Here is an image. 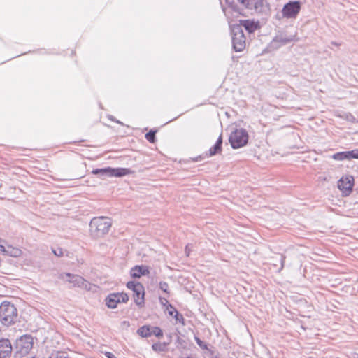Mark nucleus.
Wrapping results in <instances>:
<instances>
[{
	"label": "nucleus",
	"mask_w": 358,
	"mask_h": 358,
	"mask_svg": "<svg viewBox=\"0 0 358 358\" xmlns=\"http://www.w3.org/2000/svg\"><path fill=\"white\" fill-rule=\"evenodd\" d=\"M111 225V220L108 217H94L90 223V234L95 238L101 237L108 233Z\"/></svg>",
	"instance_id": "nucleus-1"
},
{
	"label": "nucleus",
	"mask_w": 358,
	"mask_h": 358,
	"mask_svg": "<svg viewBox=\"0 0 358 358\" xmlns=\"http://www.w3.org/2000/svg\"><path fill=\"white\" fill-rule=\"evenodd\" d=\"M245 9L264 16L269 15L271 6L267 0H238Z\"/></svg>",
	"instance_id": "nucleus-2"
},
{
	"label": "nucleus",
	"mask_w": 358,
	"mask_h": 358,
	"mask_svg": "<svg viewBox=\"0 0 358 358\" xmlns=\"http://www.w3.org/2000/svg\"><path fill=\"white\" fill-rule=\"evenodd\" d=\"M17 317V310L15 306L8 301H3L0 305V321L5 326L15 323Z\"/></svg>",
	"instance_id": "nucleus-3"
},
{
	"label": "nucleus",
	"mask_w": 358,
	"mask_h": 358,
	"mask_svg": "<svg viewBox=\"0 0 358 358\" xmlns=\"http://www.w3.org/2000/svg\"><path fill=\"white\" fill-rule=\"evenodd\" d=\"M232 47L234 51L241 52L245 48V37L241 26L234 25L231 27Z\"/></svg>",
	"instance_id": "nucleus-4"
},
{
	"label": "nucleus",
	"mask_w": 358,
	"mask_h": 358,
	"mask_svg": "<svg viewBox=\"0 0 358 358\" xmlns=\"http://www.w3.org/2000/svg\"><path fill=\"white\" fill-rule=\"evenodd\" d=\"M229 141L234 149L243 147L248 141V132L244 129H236L230 134Z\"/></svg>",
	"instance_id": "nucleus-5"
},
{
	"label": "nucleus",
	"mask_w": 358,
	"mask_h": 358,
	"mask_svg": "<svg viewBox=\"0 0 358 358\" xmlns=\"http://www.w3.org/2000/svg\"><path fill=\"white\" fill-rule=\"evenodd\" d=\"M129 300V296L126 293H112L106 298V305L108 308H115L118 303H126Z\"/></svg>",
	"instance_id": "nucleus-6"
},
{
	"label": "nucleus",
	"mask_w": 358,
	"mask_h": 358,
	"mask_svg": "<svg viewBox=\"0 0 358 358\" xmlns=\"http://www.w3.org/2000/svg\"><path fill=\"white\" fill-rule=\"evenodd\" d=\"M301 10V3L298 1H289L284 5L282 10L283 17L295 18Z\"/></svg>",
	"instance_id": "nucleus-7"
},
{
	"label": "nucleus",
	"mask_w": 358,
	"mask_h": 358,
	"mask_svg": "<svg viewBox=\"0 0 358 358\" xmlns=\"http://www.w3.org/2000/svg\"><path fill=\"white\" fill-rule=\"evenodd\" d=\"M354 186V178L352 176H346L340 178L338 181V188L345 196L349 195Z\"/></svg>",
	"instance_id": "nucleus-8"
},
{
	"label": "nucleus",
	"mask_w": 358,
	"mask_h": 358,
	"mask_svg": "<svg viewBox=\"0 0 358 358\" xmlns=\"http://www.w3.org/2000/svg\"><path fill=\"white\" fill-rule=\"evenodd\" d=\"M67 282L72 284L73 287H80L88 291L91 289V284L78 275L71 273V278L67 279Z\"/></svg>",
	"instance_id": "nucleus-9"
},
{
	"label": "nucleus",
	"mask_w": 358,
	"mask_h": 358,
	"mask_svg": "<svg viewBox=\"0 0 358 358\" xmlns=\"http://www.w3.org/2000/svg\"><path fill=\"white\" fill-rule=\"evenodd\" d=\"M33 337L30 335H24L17 342V346L21 353H28L33 348Z\"/></svg>",
	"instance_id": "nucleus-10"
},
{
	"label": "nucleus",
	"mask_w": 358,
	"mask_h": 358,
	"mask_svg": "<svg viewBox=\"0 0 358 358\" xmlns=\"http://www.w3.org/2000/svg\"><path fill=\"white\" fill-rule=\"evenodd\" d=\"M294 35L287 36L282 34L277 35L271 41V45L275 48H278L282 45H287L294 41Z\"/></svg>",
	"instance_id": "nucleus-11"
},
{
	"label": "nucleus",
	"mask_w": 358,
	"mask_h": 358,
	"mask_svg": "<svg viewBox=\"0 0 358 358\" xmlns=\"http://www.w3.org/2000/svg\"><path fill=\"white\" fill-rule=\"evenodd\" d=\"M12 353V345L8 339L0 340V358H10Z\"/></svg>",
	"instance_id": "nucleus-12"
},
{
	"label": "nucleus",
	"mask_w": 358,
	"mask_h": 358,
	"mask_svg": "<svg viewBox=\"0 0 358 358\" xmlns=\"http://www.w3.org/2000/svg\"><path fill=\"white\" fill-rule=\"evenodd\" d=\"M145 289L143 285H137V289L133 292V298L135 303L143 307L145 303Z\"/></svg>",
	"instance_id": "nucleus-13"
},
{
	"label": "nucleus",
	"mask_w": 358,
	"mask_h": 358,
	"mask_svg": "<svg viewBox=\"0 0 358 358\" xmlns=\"http://www.w3.org/2000/svg\"><path fill=\"white\" fill-rule=\"evenodd\" d=\"M150 273L149 269L145 266H135L130 271V275L133 278H140L143 275H147Z\"/></svg>",
	"instance_id": "nucleus-14"
},
{
	"label": "nucleus",
	"mask_w": 358,
	"mask_h": 358,
	"mask_svg": "<svg viewBox=\"0 0 358 358\" xmlns=\"http://www.w3.org/2000/svg\"><path fill=\"white\" fill-rule=\"evenodd\" d=\"M222 135H220L218 137L215 144L209 149L208 153H206V155L207 157H212V156L215 155L217 153H220L222 151Z\"/></svg>",
	"instance_id": "nucleus-15"
},
{
	"label": "nucleus",
	"mask_w": 358,
	"mask_h": 358,
	"mask_svg": "<svg viewBox=\"0 0 358 358\" xmlns=\"http://www.w3.org/2000/svg\"><path fill=\"white\" fill-rule=\"evenodd\" d=\"M240 26L243 27L248 33L254 32L258 27L259 24L257 22L253 20H245L241 22Z\"/></svg>",
	"instance_id": "nucleus-16"
},
{
	"label": "nucleus",
	"mask_w": 358,
	"mask_h": 358,
	"mask_svg": "<svg viewBox=\"0 0 358 358\" xmlns=\"http://www.w3.org/2000/svg\"><path fill=\"white\" fill-rule=\"evenodd\" d=\"M131 173L130 169L127 168H111L110 177H122Z\"/></svg>",
	"instance_id": "nucleus-17"
},
{
	"label": "nucleus",
	"mask_w": 358,
	"mask_h": 358,
	"mask_svg": "<svg viewBox=\"0 0 358 358\" xmlns=\"http://www.w3.org/2000/svg\"><path fill=\"white\" fill-rule=\"evenodd\" d=\"M92 173L104 179L106 177H110V167L94 169L92 171Z\"/></svg>",
	"instance_id": "nucleus-18"
},
{
	"label": "nucleus",
	"mask_w": 358,
	"mask_h": 358,
	"mask_svg": "<svg viewBox=\"0 0 358 358\" xmlns=\"http://www.w3.org/2000/svg\"><path fill=\"white\" fill-rule=\"evenodd\" d=\"M137 334L143 338L151 336V327L149 325H143L138 329Z\"/></svg>",
	"instance_id": "nucleus-19"
},
{
	"label": "nucleus",
	"mask_w": 358,
	"mask_h": 358,
	"mask_svg": "<svg viewBox=\"0 0 358 358\" xmlns=\"http://www.w3.org/2000/svg\"><path fill=\"white\" fill-rule=\"evenodd\" d=\"M169 345V343H166V342H164V343H161V342H157V343H153L152 345V350L155 351V352H164L167 349V345Z\"/></svg>",
	"instance_id": "nucleus-20"
},
{
	"label": "nucleus",
	"mask_w": 358,
	"mask_h": 358,
	"mask_svg": "<svg viewBox=\"0 0 358 358\" xmlns=\"http://www.w3.org/2000/svg\"><path fill=\"white\" fill-rule=\"evenodd\" d=\"M332 158L338 161L348 160L347 151L336 152L332 155Z\"/></svg>",
	"instance_id": "nucleus-21"
},
{
	"label": "nucleus",
	"mask_w": 358,
	"mask_h": 358,
	"mask_svg": "<svg viewBox=\"0 0 358 358\" xmlns=\"http://www.w3.org/2000/svg\"><path fill=\"white\" fill-rule=\"evenodd\" d=\"M226 4H227L228 7L231 8V10L236 13H241L240 8L238 5L234 2V0H225Z\"/></svg>",
	"instance_id": "nucleus-22"
},
{
	"label": "nucleus",
	"mask_w": 358,
	"mask_h": 358,
	"mask_svg": "<svg viewBox=\"0 0 358 358\" xmlns=\"http://www.w3.org/2000/svg\"><path fill=\"white\" fill-rule=\"evenodd\" d=\"M49 358H69L65 352L56 351L51 353Z\"/></svg>",
	"instance_id": "nucleus-23"
},
{
	"label": "nucleus",
	"mask_w": 358,
	"mask_h": 358,
	"mask_svg": "<svg viewBox=\"0 0 358 358\" xmlns=\"http://www.w3.org/2000/svg\"><path fill=\"white\" fill-rule=\"evenodd\" d=\"M152 335L160 338L163 336V331L159 327H151V336Z\"/></svg>",
	"instance_id": "nucleus-24"
},
{
	"label": "nucleus",
	"mask_w": 358,
	"mask_h": 358,
	"mask_svg": "<svg viewBox=\"0 0 358 358\" xmlns=\"http://www.w3.org/2000/svg\"><path fill=\"white\" fill-rule=\"evenodd\" d=\"M155 133L156 131L150 130L145 134V138L150 143H155L156 141Z\"/></svg>",
	"instance_id": "nucleus-25"
},
{
	"label": "nucleus",
	"mask_w": 358,
	"mask_h": 358,
	"mask_svg": "<svg viewBox=\"0 0 358 358\" xmlns=\"http://www.w3.org/2000/svg\"><path fill=\"white\" fill-rule=\"evenodd\" d=\"M348 160L358 159V149L347 151Z\"/></svg>",
	"instance_id": "nucleus-26"
},
{
	"label": "nucleus",
	"mask_w": 358,
	"mask_h": 358,
	"mask_svg": "<svg viewBox=\"0 0 358 358\" xmlns=\"http://www.w3.org/2000/svg\"><path fill=\"white\" fill-rule=\"evenodd\" d=\"M173 317L176 320V321L177 322L180 323L182 325L185 324V320L183 315L182 314L179 313L178 312H177L176 314H174Z\"/></svg>",
	"instance_id": "nucleus-27"
},
{
	"label": "nucleus",
	"mask_w": 358,
	"mask_h": 358,
	"mask_svg": "<svg viewBox=\"0 0 358 358\" xmlns=\"http://www.w3.org/2000/svg\"><path fill=\"white\" fill-rule=\"evenodd\" d=\"M137 285H142V284L134 281H129L127 283V287L133 292L137 289Z\"/></svg>",
	"instance_id": "nucleus-28"
},
{
	"label": "nucleus",
	"mask_w": 358,
	"mask_h": 358,
	"mask_svg": "<svg viewBox=\"0 0 358 358\" xmlns=\"http://www.w3.org/2000/svg\"><path fill=\"white\" fill-rule=\"evenodd\" d=\"M194 340L197 345L203 350L207 349V345L206 343L203 341L201 338H199L197 336H194Z\"/></svg>",
	"instance_id": "nucleus-29"
},
{
	"label": "nucleus",
	"mask_w": 358,
	"mask_h": 358,
	"mask_svg": "<svg viewBox=\"0 0 358 358\" xmlns=\"http://www.w3.org/2000/svg\"><path fill=\"white\" fill-rule=\"evenodd\" d=\"M159 288L162 291H163L166 294H169V285L166 282H159Z\"/></svg>",
	"instance_id": "nucleus-30"
},
{
	"label": "nucleus",
	"mask_w": 358,
	"mask_h": 358,
	"mask_svg": "<svg viewBox=\"0 0 358 358\" xmlns=\"http://www.w3.org/2000/svg\"><path fill=\"white\" fill-rule=\"evenodd\" d=\"M166 310L168 311L169 315L171 317H173L174 314L178 312V310L171 304H168Z\"/></svg>",
	"instance_id": "nucleus-31"
},
{
	"label": "nucleus",
	"mask_w": 358,
	"mask_h": 358,
	"mask_svg": "<svg viewBox=\"0 0 358 358\" xmlns=\"http://www.w3.org/2000/svg\"><path fill=\"white\" fill-rule=\"evenodd\" d=\"M52 252L57 257H62L64 255L63 250L61 248H57L55 249H52Z\"/></svg>",
	"instance_id": "nucleus-32"
},
{
	"label": "nucleus",
	"mask_w": 358,
	"mask_h": 358,
	"mask_svg": "<svg viewBox=\"0 0 358 358\" xmlns=\"http://www.w3.org/2000/svg\"><path fill=\"white\" fill-rule=\"evenodd\" d=\"M71 273H61L59 274L58 278L61 280H65L67 282V279L71 278Z\"/></svg>",
	"instance_id": "nucleus-33"
},
{
	"label": "nucleus",
	"mask_w": 358,
	"mask_h": 358,
	"mask_svg": "<svg viewBox=\"0 0 358 358\" xmlns=\"http://www.w3.org/2000/svg\"><path fill=\"white\" fill-rule=\"evenodd\" d=\"M159 303H160V304H161L163 307H166H166H167V305H168V304H169V301H168L166 298H164V297H162V296H160V297L159 298Z\"/></svg>",
	"instance_id": "nucleus-34"
},
{
	"label": "nucleus",
	"mask_w": 358,
	"mask_h": 358,
	"mask_svg": "<svg viewBox=\"0 0 358 358\" xmlns=\"http://www.w3.org/2000/svg\"><path fill=\"white\" fill-rule=\"evenodd\" d=\"M21 254V250L19 249H13V252L12 253V255L14 257H18Z\"/></svg>",
	"instance_id": "nucleus-35"
},
{
	"label": "nucleus",
	"mask_w": 358,
	"mask_h": 358,
	"mask_svg": "<svg viewBox=\"0 0 358 358\" xmlns=\"http://www.w3.org/2000/svg\"><path fill=\"white\" fill-rule=\"evenodd\" d=\"M105 356L107 357V358H117L114 354H113L112 352H106L105 353Z\"/></svg>",
	"instance_id": "nucleus-36"
},
{
	"label": "nucleus",
	"mask_w": 358,
	"mask_h": 358,
	"mask_svg": "<svg viewBox=\"0 0 358 358\" xmlns=\"http://www.w3.org/2000/svg\"><path fill=\"white\" fill-rule=\"evenodd\" d=\"M190 247H192V245L190 244H188L186 247H185V254L187 256H189V253H190V251H191V248Z\"/></svg>",
	"instance_id": "nucleus-37"
},
{
	"label": "nucleus",
	"mask_w": 358,
	"mask_h": 358,
	"mask_svg": "<svg viewBox=\"0 0 358 358\" xmlns=\"http://www.w3.org/2000/svg\"><path fill=\"white\" fill-rule=\"evenodd\" d=\"M285 260V257L282 255L281 256V259H280V262H281V269L284 267Z\"/></svg>",
	"instance_id": "nucleus-38"
},
{
	"label": "nucleus",
	"mask_w": 358,
	"mask_h": 358,
	"mask_svg": "<svg viewBox=\"0 0 358 358\" xmlns=\"http://www.w3.org/2000/svg\"><path fill=\"white\" fill-rule=\"evenodd\" d=\"M202 159V157H201V156H199V157H197L194 159V161H195V162H198L199 159Z\"/></svg>",
	"instance_id": "nucleus-39"
},
{
	"label": "nucleus",
	"mask_w": 358,
	"mask_h": 358,
	"mask_svg": "<svg viewBox=\"0 0 358 358\" xmlns=\"http://www.w3.org/2000/svg\"><path fill=\"white\" fill-rule=\"evenodd\" d=\"M222 11L226 15V8L223 6H222Z\"/></svg>",
	"instance_id": "nucleus-40"
},
{
	"label": "nucleus",
	"mask_w": 358,
	"mask_h": 358,
	"mask_svg": "<svg viewBox=\"0 0 358 358\" xmlns=\"http://www.w3.org/2000/svg\"><path fill=\"white\" fill-rule=\"evenodd\" d=\"M331 44L337 46L339 45V44H338L336 42H331Z\"/></svg>",
	"instance_id": "nucleus-41"
},
{
	"label": "nucleus",
	"mask_w": 358,
	"mask_h": 358,
	"mask_svg": "<svg viewBox=\"0 0 358 358\" xmlns=\"http://www.w3.org/2000/svg\"><path fill=\"white\" fill-rule=\"evenodd\" d=\"M1 250L3 249L4 250V247L3 245H0Z\"/></svg>",
	"instance_id": "nucleus-42"
},
{
	"label": "nucleus",
	"mask_w": 358,
	"mask_h": 358,
	"mask_svg": "<svg viewBox=\"0 0 358 358\" xmlns=\"http://www.w3.org/2000/svg\"><path fill=\"white\" fill-rule=\"evenodd\" d=\"M124 324H126V323H127V324L129 325V322H128L124 321Z\"/></svg>",
	"instance_id": "nucleus-43"
},
{
	"label": "nucleus",
	"mask_w": 358,
	"mask_h": 358,
	"mask_svg": "<svg viewBox=\"0 0 358 358\" xmlns=\"http://www.w3.org/2000/svg\"><path fill=\"white\" fill-rule=\"evenodd\" d=\"M356 356H357L356 358H358V354H357Z\"/></svg>",
	"instance_id": "nucleus-44"
},
{
	"label": "nucleus",
	"mask_w": 358,
	"mask_h": 358,
	"mask_svg": "<svg viewBox=\"0 0 358 358\" xmlns=\"http://www.w3.org/2000/svg\"><path fill=\"white\" fill-rule=\"evenodd\" d=\"M31 358H35V357H31Z\"/></svg>",
	"instance_id": "nucleus-45"
}]
</instances>
